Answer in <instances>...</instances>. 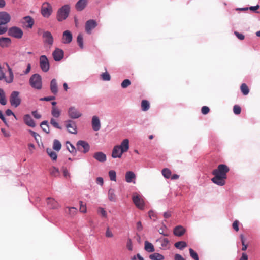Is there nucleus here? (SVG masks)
I'll return each mask as SVG.
<instances>
[{"mask_svg": "<svg viewBox=\"0 0 260 260\" xmlns=\"http://www.w3.org/2000/svg\"><path fill=\"white\" fill-rule=\"evenodd\" d=\"M44 39V42L50 45H52L53 43V38L52 34L48 31H44L42 35Z\"/></svg>", "mask_w": 260, "mask_h": 260, "instance_id": "14", "label": "nucleus"}, {"mask_svg": "<svg viewBox=\"0 0 260 260\" xmlns=\"http://www.w3.org/2000/svg\"><path fill=\"white\" fill-rule=\"evenodd\" d=\"M41 13L42 16L45 18H48L52 13V7L48 2H44L42 6Z\"/></svg>", "mask_w": 260, "mask_h": 260, "instance_id": "6", "label": "nucleus"}, {"mask_svg": "<svg viewBox=\"0 0 260 260\" xmlns=\"http://www.w3.org/2000/svg\"><path fill=\"white\" fill-rule=\"evenodd\" d=\"M50 90L53 94H56L58 92V87L56 79H53L50 83Z\"/></svg>", "mask_w": 260, "mask_h": 260, "instance_id": "27", "label": "nucleus"}, {"mask_svg": "<svg viewBox=\"0 0 260 260\" xmlns=\"http://www.w3.org/2000/svg\"><path fill=\"white\" fill-rule=\"evenodd\" d=\"M39 63L40 67L43 72H47L49 71L50 64L49 60L46 55L40 56L39 58Z\"/></svg>", "mask_w": 260, "mask_h": 260, "instance_id": "8", "label": "nucleus"}, {"mask_svg": "<svg viewBox=\"0 0 260 260\" xmlns=\"http://www.w3.org/2000/svg\"><path fill=\"white\" fill-rule=\"evenodd\" d=\"M64 212L69 216L73 217L76 214V213L77 212V209L75 207H67L64 209Z\"/></svg>", "mask_w": 260, "mask_h": 260, "instance_id": "24", "label": "nucleus"}, {"mask_svg": "<svg viewBox=\"0 0 260 260\" xmlns=\"http://www.w3.org/2000/svg\"><path fill=\"white\" fill-rule=\"evenodd\" d=\"M185 232V229L181 225L175 227L174 230V234L177 236H182L184 234Z\"/></svg>", "mask_w": 260, "mask_h": 260, "instance_id": "28", "label": "nucleus"}, {"mask_svg": "<svg viewBox=\"0 0 260 260\" xmlns=\"http://www.w3.org/2000/svg\"><path fill=\"white\" fill-rule=\"evenodd\" d=\"M131 84V81L129 79L124 80L121 84V86L123 88H127Z\"/></svg>", "mask_w": 260, "mask_h": 260, "instance_id": "49", "label": "nucleus"}, {"mask_svg": "<svg viewBox=\"0 0 260 260\" xmlns=\"http://www.w3.org/2000/svg\"><path fill=\"white\" fill-rule=\"evenodd\" d=\"M101 78L104 81H110L111 79V76L107 72L103 73L101 75Z\"/></svg>", "mask_w": 260, "mask_h": 260, "instance_id": "46", "label": "nucleus"}, {"mask_svg": "<svg viewBox=\"0 0 260 260\" xmlns=\"http://www.w3.org/2000/svg\"><path fill=\"white\" fill-rule=\"evenodd\" d=\"M8 35L16 39H20L22 38L23 32L20 28L17 26H13L8 29Z\"/></svg>", "mask_w": 260, "mask_h": 260, "instance_id": "5", "label": "nucleus"}, {"mask_svg": "<svg viewBox=\"0 0 260 260\" xmlns=\"http://www.w3.org/2000/svg\"><path fill=\"white\" fill-rule=\"evenodd\" d=\"M10 20L11 16L9 13L5 11L0 12V25L7 24Z\"/></svg>", "mask_w": 260, "mask_h": 260, "instance_id": "12", "label": "nucleus"}, {"mask_svg": "<svg viewBox=\"0 0 260 260\" xmlns=\"http://www.w3.org/2000/svg\"><path fill=\"white\" fill-rule=\"evenodd\" d=\"M77 147L79 151L86 153L89 151L90 146L85 141L80 140L77 143Z\"/></svg>", "mask_w": 260, "mask_h": 260, "instance_id": "9", "label": "nucleus"}, {"mask_svg": "<svg viewBox=\"0 0 260 260\" xmlns=\"http://www.w3.org/2000/svg\"><path fill=\"white\" fill-rule=\"evenodd\" d=\"M23 121L26 125L31 127H35L36 123L29 114H25L23 116Z\"/></svg>", "mask_w": 260, "mask_h": 260, "instance_id": "17", "label": "nucleus"}, {"mask_svg": "<svg viewBox=\"0 0 260 260\" xmlns=\"http://www.w3.org/2000/svg\"><path fill=\"white\" fill-rule=\"evenodd\" d=\"M145 250L148 252H153L155 251V248L153 244L147 241L145 242Z\"/></svg>", "mask_w": 260, "mask_h": 260, "instance_id": "30", "label": "nucleus"}, {"mask_svg": "<svg viewBox=\"0 0 260 260\" xmlns=\"http://www.w3.org/2000/svg\"><path fill=\"white\" fill-rule=\"evenodd\" d=\"M9 101L12 106L17 108L21 103L20 92L17 91H12L9 98Z\"/></svg>", "mask_w": 260, "mask_h": 260, "instance_id": "3", "label": "nucleus"}, {"mask_svg": "<svg viewBox=\"0 0 260 260\" xmlns=\"http://www.w3.org/2000/svg\"><path fill=\"white\" fill-rule=\"evenodd\" d=\"M136 228L138 231H141L143 230V226L141 221H138L136 224Z\"/></svg>", "mask_w": 260, "mask_h": 260, "instance_id": "63", "label": "nucleus"}, {"mask_svg": "<svg viewBox=\"0 0 260 260\" xmlns=\"http://www.w3.org/2000/svg\"><path fill=\"white\" fill-rule=\"evenodd\" d=\"M108 199L112 202L116 201V196L113 189L110 188L108 191Z\"/></svg>", "mask_w": 260, "mask_h": 260, "instance_id": "35", "label": "nucleus"}, {"mask_svg": "<svg viewBox=\"0 0 260 260\" xmlns=\"http://www.w3.org/2000/svg\"><path fill=\"white\" fill-rule=\"evenodd\" d=\"M68 113L69 116L73 119L78 118L82 115V114L74 107L69 108Z\"/></svg>", "mask_w": 260, "mask_h": 260, "instance_id": "13", "label": "nucleus"}, {"mask_svg": "<svg viewBox=\"0 0 260 260\" xmlns=\"http://www.w3.org/2000/svg\"><path fill=\"white\" fill-rule=\"evenodd\" d=\"M174 246L176 248L182 250L187 246V244L184 241H179L175 243Z\"/></svg>", "mask_w": 260, "mask_h": 260, "instance_id": "37", "label": "nucleus"}, {"mask_svg": "<svg viewBox=\"0 0 260 260\" xmlns=\"http://www.w3.org/2000/svg\"><path fill=\"white\" fill-rule=\"evenodd\" d=\"M239 222L237 220H235L232 225L233 228L236 231H239Z\"/></svg>", "mask_w": 260, "mask_h": 260, "instance_id": "60", "label": "nucleus"}, {"mask_svg": "<svg viewBox=\"0 0 260 260\" xmlns=\"http://www.w3.org/2000/svg\"><path fill=\"white\" fill-rule=\"evenodd\" d=\"M80 211L82 213H86V206L85 204H84L82 201H80Z\"/></svg>", "mask_w": 260, "mask_h": 260, "instance_id": "50", "label": "nucleus"}, {"mask_svg": "<svg viewBox=\"0 0 260 260\" xmlns=\"http://www.w3.org/2000/svg\"><path fill=\"white\" fill-rule=\"evenodd\" d=\"M40 126L44 132H45L47 134H49L50 133V129L47 121L45 120L42 121L41 123Z\"/></svg>", "mask_w": 260, "mask_h": 260, "instance_id": "33", "label": "nucleus"}, {"mask_svg": "<svg viewBox=\"0 0 260 260\" xmlns=\"http://www.w3.org/2000/svg\"><path fill=\"white\" fill-rule=\"evenodd\" d=\"M233 111L235 114H239L241 111V107L237 105H235L233 107Z\"/></svg>", "mask_w": 260, "mask_h": 260, "instance_id": "51", "label": "nucleus"}, {"mask_svg": "<svg viewBox=\"0 0 260 260\" xmlns=\"http://www.w3.org/2000/svg\"><path fill=\"white\" fill-rule=\"evenodd\" d=\"M162 174L166 178H170L171 176V171L168 168H165L162 170Z\"/></svg>", "mask_w": 260, "mask_h": 260, "instance_id": "44", "label": "nucleus"}, {"mask_svg": "<svg viewBox=\"0 0 260 260\" xmlns=\"http://www.w3.org/2000/svg\"><path fill=\"white\" fill-rule=\"evenodd\" d=\"M209 111H210V109H209V107L207 106H204L201 109L202 113L203 114H207V113H209Z\"/></svg>", "mask_w": 260, "mask_h": 260, "instance_id": "55", "label": "nucleus"}, {"mask_svg": "<svg viewBox=\"0 0 260 260\" xmlns=\"http://www.w3.org/2000/svg\"><path fill=\"white\" fill-rule=\"evenodd\" d=\"M77 42L79 47L82 49L84 47L83 45V37L81 34H79L77 38Z\"/></svg>", "mask_w": 260, "mask_h": 260, "instance_id": "43", "label": "nucleus"}, {"mask_svg": "<svg viewBox=\"0 0 260 260\" xmlns=\"http://www.w3.org/2000/svg\"><path fill=\"white\" fill-rule=\"evenodd\" d=\"M29 133L34 137L36 142L38 143H39V139L40 138V135L38 134H37V133H36L31 130H29Z\"/></svg>", "mask_w": 260, "mask_h": 260, "instance_id": "52", "label": "nucleus"}, {"mask_svg": "<svg viewBox=\"0 0 260 260\" xmlns=\"http://www.w3.org/2000/svg\"><path fill=\"white\" fill-rule=\"evenodd\" d=\"M70 12V6L69 5H63L57 12V20L59 22L64 20L69 16Z\"/></svg>", "mask_w": 260, "mask_h": 260, "instance_id": "2", "label": "nucleus"}, {"mask_svg": "<svg viewBox=\"0 0 260 260\" xmlns=\"http://www.w3.org/2000/svg\"><path fill=\"white\" fill-rule=\"evenodd\" d=\"M11 40L7 37L0 38V46L2 48H7L11 44Z\"/></svg>", "mask_w": 260, "mask_h": 260, "instance_id": "22", "label": "nucleus"}, {"mask_svg": "<svg viewBox=\"0 0 260 260\" xmlns=\"http://www.w3.org/2000/svg\"><path fill=\"white\" fill-rule=\"evenodd\" d=\"M230 169L228 166L220 164L217 168L213 170L212 173L214 176L212 178V181L219 186H223L225 184V179L227 178V173Z\"/></svg>", "mask_w": 260, "mask_h": 260, "instance_id": "1", "label": "nucleus"}, {"mask_svg": "<svg viewBox=\"0 0 260 260\" xmlns=\"http://www.w3.org/2000/svg\"><path fill=\"white\" fill-rule=\"evenodd\" d=\"M60 110L55 106H53L51 109V115L53 118H58L60 116Z\"/></svg>", "mask_w": 260, "mask_h": 260, "instance_id": "31", "label": "nucleus"}, {"mask_svg": "<svg viewBox=\"0 0 260 260\" xmlns=\"http://www.w3.org/2000/svg\"><path fill=\"white\" fill-rule=\"evenodd\" d=\"M72 34L69 30H66L63 33L62 42L64 44H69L72 40Z\"/></svg>", "mask_w": 260, "mask_h": 260, "instance_id": "18", "label": "nucleus"}, {"mask_svg": "<svg viewBox=\"0 0 260 260\" xmlns=\"http://www.w3.org/2000/svg\"><path fill=\"white\" fill-rule=\"evenodd\" d=\"M122 150V152H125L129 149V140L125 139L122 141L120 145H118Z\"/></svg>", "mask_w": 260, "mask_h": 260, "instance_id": "25", "label": "nucleus"}, {"mask_svg": "<svg viewBox=\"0 0 260 260\" xmlns=\"http://www.w3.org/2000/svg\"><path fill=\"white\" fill-rule=\"evenodd\" d=\"M132 200L135 206L139 209L142 210L144 208V201L140 195L137 193L133 194Z\"/></svg>", "mask_w": 260, "mask_h": 260, "instance_id": "7", "label": "nucleus"}, {"mask_svg": "<svg viewBox=\"0 0 260 260\" xmlns=\"http://www.w3.org/2000/svg\"><path fill=\"white\" fill-rule=\"evenodd\" d=\"M97 25L98 24L94 20L90 19L87 21L85 23L86 32L88 34H90L92 30L95 28Z\"/></svg>", "mask_w": 260, "mask_h": 260, "instance_id": "11", "label": "nucleus"}, {"mask_svg": "<svg viewBox=\"0 0 260 260\" xmlns=\"http://www.w3.org/2000/svg\"><path fill=\"white\" fill-rule=\"evenodd\" d=\"M88 0H79L75 5V8L77 11H83L87 6Z\"/></svg>", "mask_w": 260, "mask_h": 260, "instance_id": "16", "label": "nucleus"}, {"mask_svg": "<svg viewBox=\"0 0 260 260\" xmlns=\"http://www.w3.org/2000/svg\"><path fill=\"white\" fill-rule=\"evenodd\" d=\"M92 127L94 131H98L101 128V123L99 117L94 116L92 118Z\"/></svg>", "mask_w": 260, "mask_h": 260, "instance_id": "20", "label": "nucleus"}, {"mask_svg": "<svg viewBox=\"0 0 260 260\" xmlns=\"http://www.w3.org/2000/svg\"><path fill=\"white\" fill-rule=\"evenodd\" d=\"M61 148L60 142L57 140H54L53 144V149L56 151H59Z\"/></svg>", "mask_w": 260, "mask_h": 260, "instance_id": "40", "label": "nucleus"}, {"mask_svg": "<svg viewBox=\"0 0 260 260\" xmlns=\"http://www.w3.org/2000/svg\"><path fill=\"white\" fill-rule=\"evenodd\" d=\"M93 157L100 162H105L107 159L106 154L102 152H95L93 155Z\"/></svg>", "mask_w": 260, "mask_h": 260, "instance_id": "19", "label": "nucleus"}, {"mask_svg": "<svg viewBox=\"0 0 260 260\" xmlns=\"http://www.w3.org/2000/svg\"><path fill=\"white\" fill-rule=\"evenodd\" d=\"M54 59L56 61L61 60L64 56L63 51L60 49H56L52 53Z\"/></svg>", "mask_w": 260, "mask_h": 260, "instance_id": "15", "label": "nucleus"}, {"mask_svg": "<svg viewBox=\"0 0 260 260\" xmlns=\"http://www.w3.org/2000/svg\"><path fill=\"white\" fill-rule=\"evenodd\" d=\"M0 103L2 105H5L7 104L5 93L2 88H0Z\"/></svg>", "mask_w": 260, "mask_h": 260, "instance_id": "34", "label": "nucleus"}, {"mask_svg": "<svg viewBox=\"0 0 260 260\" xmlns=\"http://www.w3.org/2000/svg\"><path fill=\"white\" fill-rule=\"evenodd\" d=\"M46 151L49 156L52 159V160H55L57 159V155L56 153L51 149L47 148Z\"/></svg>", "mask_w": 260, "mask_h": 260, "instance_id": "39", "label": "nucleus"}, {"mask_svg": "<svg viewBox=\"0 0 260 260\" xmlns=\"http://www.w3.org/2000/svg\"><path fill=\"white\" fill-rule=\"evenodd\" d=\"M149 258L151 260H163L164 259V256L158 253H154L150 254L149 255Z\"/></svg>", "mask_w": 260, "mask_h": 260, "instance_id": "32", "label": "nucleus"}, {"mask_svg": "<svg viewBox=\"0 0 260 260\" xmlns=\"http://www.w3.org/2000/svg\"><path fill=\"white\" fill-rule=\"evenodd\" d=\"M98 212L101 214V215L104 217H106L107 216L106 211L104 210V208L100 207L98 209Z\"/></svg>", "mask_w": 260, "mask_h": 260, "instance_id": "53", "label": "nucleus"}, {"mask_svg": "<svg viewBox=\"0 0 260 260\" xmlns=\"http://www.w3.org/2000/svg\"><path fill=\"white\" fill-rule=\"evenodd\" d=\"M50 124L51 125H52L54 127L61 129L62 127L59 125V123L57 122V120L54 118H51L50 119Z\"/></svg>", "mask_w": 260, "mask_h": 260, "instance_id": "45", "label": "nucleus"}, {"mask_svg": "<svg viewBox=\"0 0 260 260\" xmlns=\"http://www.w3.org/2000/svg\"><path fill=\"white\" fill-rule=\"evenodd\" d=\"M234 34L239 40H243L244 39L245 37L242 34L239 33L237 31H235Z\"/></svg>", "mask_w": 260, "mask_h": 260, "instance_id": "59", "label": "nucleus"}, {"mask_svg": "<svg viewBox=\"0 0 260 260\" xmlns=\"http://www.w3.org/2000/svg\"><path fill=\"white\" fill-rule=\"evenodd\" d=\"M124 152H122V150L118 145H116L114 147L112 153V157L113 158H121L122 154Z\"/></svg>", "mask_w": 260, "mask_h": 260, "instance_id": "21", "label": "nucleus"}, {"mask_svg": "<svg viewBox=\"0 0 260 260\" xmlns=\"http://www.w3.org/2000/svg\"><path fill=\"white\" fill-rule=\"evenodd\" d=\"M126 246L129 250L132 251L133 250L132 242L131 239H128Z\"/></svg>", "mask_w": 260, "mask_h": 260, "instance_id": "56", "label": "nucleus"}, {"mask_svg": "<svg viewBox=\"0 0 260 260\" xmlns=\"http://www.w3.org/2000/svg\"><path fill=\"white\" fill-rule=\"evenodd\" d=\"M141 108L143 111H147L150 108L149 102L147 100H143L141 102Z\"/></svg>", "mask_w": 260, "mask_h": 260, "instance_id": "38", "label": "nucleus"}, {"mask_svg": "<svg viewBox=\"0 0 260 260\" xmlns=\"http://www.w3.org/2000/svg\"><path fill=\"white\" fill-rule=\"evenodd\" d=\"M105 236L108 238H112L113 237V234L112 231L110 230L109 228H107L106 231Z\"/></svg>", "mask_w": 260, "mask_h": 260, "instance_id": "54", "label": "nucleus"}, {"mask_svg": "<svg viewBox=\"0 0 260 260\" xmlns=\"http://www.w3.org/2000/svg\"><path fill=\"white\" fill-rule=\"evenodd\" d=\"M24 21L23 23L25 24L26 27L28 28H31L34 24V19L29 16H25L23 18Z\"/></svg>", "mask_w": 260, "mask_h": 260, "instance_id": "23", "label": "nucleus"}, {"mask_svg": "<svg viewBox=\"0 0 260 260\" xmlns=\"http://www.w3.org/2000/svg\"><path fill=\"white\" fill-rule=\"evenodd\" d=\"M148 214H149V217L151 219H153L154 221H155L156 220V215H155V213L153 211H149Z\"/></svg>", "mask_w": 260, "mask_h": 260, "instance_id": "57", "label": "nucleus"}, {"mask_svg": "<svg viewBox=\"0 0 260 260\" xmlns=\"http://www.w3.org/2000/svg\"><path fill=\"white\" fill-rule=\"evenodd\" d=\"M47 204L52 209H56L59 207L58 202L50 197L47 198Z\"/></svg>", "mask_w": 260, "mask_h": 260, "instance_id": "26", "label": "nucleus"}, {"mask_svg": "<svg viewBox=\"0 0 260 260\" xmlns=\"http://www.w3.org/2000/svg\"><path fill=\"white\" fill-rule=\"evenodd\" d=\"M175 260H185L180 254H176L174 256Z\"/></svg>", "mask_w": 260, "mask_h": 260, "instance_id": "64", "label": "nucleus"}, {"mask_svg": "<svg viewBox=\"0 0 260 260\" xmlns=\"http://www.w3.org/2000/svg\"><path fill=\"white\" fill-rule=\"evenodd\" d=\"M190 256L194 260H199L197 253L191 248L189 249Z\"/></svg>", "mask_w": 260, "mask_h": 260, "instance_id": "48", "label": "nucleus"}, {"mask_svg": "<svg viewBox=\"0 0 260 260\" xmlns=\"http://www.w3.org/2000/svg\"><path fill=\"white\" fill-rule=\"evenodd\" d=\"M66 146L68 150L71 153L74 154L76 152V150L75 147L69 142H67Z\"/></svg>", "mask_w": 260, "mask_h": 260, "instance_id": "41", "label": "nucleus"}, {"mask_svg": "<svg viewBox=\"0 0 260 260\" xmlns=\"http://www.w3.org/2000/svg\"><path fill=\"white\" fill-rule=\"evenodd\" d=\"M32 114L34 116V117L36 119H40L41 117V115L39 114L37 111H32Z\"/></svg>", "mask_w": 260, "mask_h": 260, "instance_id": "61", "label": "nucleus"}, {"mask_svg": "<svg viewBox=\"0 0 260 260\" xmlns=\"http://www.w3.org/2000/svg\"><path fill=\"white\" fill-rule=\"evenodd\" d=\"M109 176L110 179L112 181H116V173L114 170H110L109 172Z\"/></svg>", "mask_w": 260, "mask_h": 260, "instance_id": "47", "label": "nucleus"}, {"mask_svg": "<svg viewBox=\"0 0 260 260\" xmlns=\"http://www.w3.org/2000/svg\"><path fill=\"white\" fill-rule=\"evenodd\" d=\"M8 30V28L7 27L1 26L0 25V35H3L6 33Z\"/></svg>", "mask_w": 260, "mask_h": 260, "instance_id": "62", "label": "nucleus"}, {"mask_svg": "<svg viewBox=\"0 0 260 260\" xmlns=\"http://www.w3.org/2000/svg\"><path fill=\"white\" fill-rule=\"evenodd\" d=\"M6 114L7 115V116H11V115H13L14 118L17 120V117L16 116V115H15V114L12 112V111L10 109H7L6 110Z\"/></svg>", "mask_w": 260, "mask_h": 260, "instance_id": "58", "label": "nucleus"}, {"mask_svg": "<svg viewBox=\"0 0 260 260\" xmlns=\"http://www.w3.org/2000/svg\"><path fill=\"white\" fill-rule=\"evenodd\" d=\"M240 89L242 93L246 95L249 92V89L247 85L245 83H242L240 86Z\"/></svg>", "mask_w": 260, "mask_h": 260, "instance_id": "36", "label": "nucleus"}, {"mask_svg": "<svg viewBox=\"0 0 260 260\" xmlns=\"http://www.w3.org/2000/svg\"><path fill=\"white\" fill-rule=\"evenodd\" d=\"M136 175L132 171H128L125 174V180L127 182L130 183L133 179H135Z\"/></svg>", "mask_w": 260, "mask_h": 260, "instance_id": "29", "label": "nucleus"}, {"mask_svg": "<svg viewBox=\"0 0 260 260\" xmlns=\"http://www.w3.org/2000/svg\"><path fill=\"white\" fill-rule=\"evenodd\" d=\"M66 127L67 128L68 132L70 133L76 134L77 133V126L76 123L71 120H68L66 121Z\"/></svg>", "mask_w": 260, "mask_h": 260, "instance_id": "10", "label": "nucleus"}, {"mask_svg": "<svg viewBox=\"0 0 260 260\" xmlns=\"http://www.w3.org/2000/svg\"><path fill=\"white\" fill-rule=\"evenodd\" d=\"M50 173L52 176L57 177L59 175V171L56 167H52L50 170Z\"/></svg>", "mask_w": 260, "mask_h": 260, "instance_id": "42", "label": "nucleus"}, {"mask_svg": "<svg viewBox=\"0 0 260 260\" xmlns=\"http://www.w3.org/2000/svg\"><path fill=\"white\" fill-rule=\"evenodd\" d=\"M29 83L31 86L37 89L42 88V78L40 75L35 74L32 75L29 79Z\"/></svg>", "mask_w": 260, "mask_h": 260, "instance_id": "4", "label": "nucleus"}]
</instances>
